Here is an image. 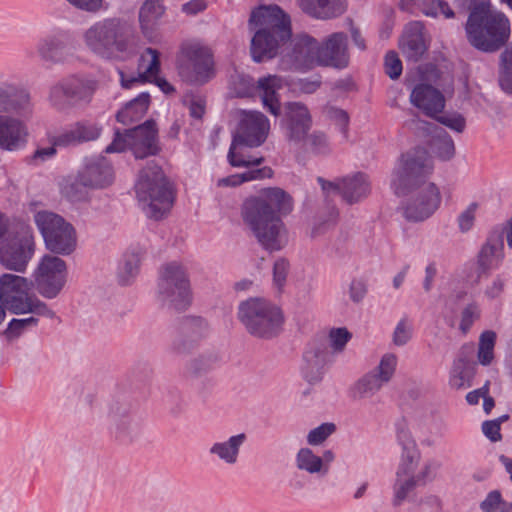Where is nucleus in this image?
Listing matches in <instances>:
<instances>
[{"label": "nucleus", "instance_id": "obj_1", "mask_svg": "<svg viewBox=\"0 0 512 512\" xmlns=\"http://www.w3.org/2000/svg\"><path fill=\"white\" fill-rule=\"evenodd\" d=\"M248 25L253 32L250 54L254 62H266L281 55L283 70H309L320 66L318 41L307 34L292 39L291 18L278 5L253 9Z\"/></svg>", "mask_w": 512, "mask_h": 512}, {"label": "nucleus", "instance_id": "obj_2", "mask_svg": "<svg viewBox=\"0 0 512 512\" xmlns=\"http://www.w3.org/2000/svg\"><path fill=\"white\" fill-rule=\"evenodd\" d=\"M432 171L431 157L427 150L421 147L403 154L394 168L391 186L395 194L402 196L413 190L416 191L403 207V215L407 221H425L440 207L439 188L436 184L427 182Z\"/></svg>", "mask_w": 512, "mask_h": 512}, {"label": "nucleus", "instance_id": "obj_3", "mask_svg": "<svg viewBox=\"0 0 512 512\" xmlns=\"http://www.w3.org/2000/svg\"><path fill=\"white\" fill-rule=\"evenodd\" d=\"M293 209V199L279 187L264 189L260 195L246 199L241 216L261 247L269 252L288 244V231L281 217Z\"/></svg>", "mask_w": 512, "mask_h": 512}, {"label": "nucleus", "instance_id": "obj_4", "mask_svg": "<svg viewBox=\"0 0 512 512\" xmlns=\"http://www.w3.org/2000/svg\"><path fill=\"white\" fill-rule=\"evenodd\" d=\"M85 48L104 60H128L141 49L140 37L128 21L112 17L94 22L82 34Z\"/></svg>", "mask_w": 512, "mask_h": 512}, {"label": "nucleus", "instance_id": "obj_5", "mask_svg": "<svg viewBox=\"0 0 512 512\" xmlns=\"http://www.w3.org/2000/svg\"><path fill=\"white\" fill-rule=\"evenodd\" d=\"M465 32L473 48L494 54L510 44L511 22L504 12L492 8L490 0H472Z\"/></svg>", "mask_w": 512, "mask_h": 512}, {"label": "nucleus", "instance_id": "obj_6", "mask_svg": "<svg viewBox=\"0 0 512 512\" xmlns=\"http://www.w3.org/2000/svg\"><path fill=\"white\" fill-rule=\"evenodd\" d=\"M135 191L145 214L156 220L162 218L174 202L171 184L154 160L140 171Z\"/></svg>", "mask_w": 512, "mask_h": 512}, {"label": "nucleus", "instance_id": "obj_7", "mask_svg": "<svg viewBox=\"0 0 512 512\" xmlns=\"http://www.w3.org/2000/svg\"><path fill=\"white\" fill-rule=\"evenodd\" d=\"M237 316L247 333L270 340L283 330L284 315L280 307L264 298H249L238 306Z\"/></svg>", "mask_w": 512, "mask_h": 512}, {"label": "nucleus", "instance_id": "obj_8", "mask_svg": "<svg viewBox=\"0 0 512 512\" xmlns=\"http://www.w3.org/2000/svg\"><path fill=\"white\" fill-rule=\"evenodd\" d=\"M32 284L25 277L10 273L3 274L0 277V304L12 314L55 318V312L30 292Z\"/></svg>", "mask_w": 512, "mask_h": 512}, {"label": "nucleus", "instance_id": "obj_9", "mask_svg": "<svg viewBox=\"0 0 512 512\" xmlns=\"http://www.w3.org/2000/svg\"><path fill=\"white\" fill-rule=\"evenodd\" d=\"M127 149L132 151L136 159L159 154L161 147L158 128L153 119L146 120L140 125L125 130L123 134L117 130L112 143L105 148V152H123Z\"/></svg>", "mask_w": 512, "mask_h": 512}, {"label": "nucleus", "instance_id": "obj_10", "mask_svg": "<svg viewBox=\"0 0 512 512\" xmlns=\"http://www.w3.org/2000/svg\"><path fill=\"white\" fill-rule=\"evenodd\" d=\"M157 298L163 306L181 311L191 303L190 281L185 268L178 262L163 265L159 272Z\"/></svg>", "mask_w": 512, "mask_h": 512}, {"label": "nucleus", "instance_id": "obj_11", "mask_svg": "<svg viewBox=\"0 0 512 512\" xmlns=\"http://www.w3.org/2000/svg\"><path fill=\"white\" fill-rule=\"evenodd\" d=\"M46 248L54 254L70 255L76 249V231L71 223L51 211H39L34 215Z\"/></svg>", "mask_w": 512, "mask_h": 512}, {"label": "nucleus", "instance_id": "obj_12", "mask_svg": "<svg viewBox=\"0 0 512 512\" xmlns=\"http://www.w3.org/2000/svg\"><path fill=\"white\" fill-rule=\"evenodd\" d=\"M178 74L183 81L203 85L214 75V58L211 49L199 43L185 44L177 62Z\"/></svg>", "mask_w": 512, "mask_h": 512}, {"label": "nucleus", "instance_id": "obj_13", "mask_svg": "<svg viewBox=\"0 0 512 512\" xmlns=\"http://www.w3.org/2000/svg\"><path fill=\"white\" fill-rule=\"evenodd\" d=\"M102 415L111 434L119 442L131 443L141 436V422L126 398L114 396L109 399L103 407Z\"/></svg>", "mask_w": 512, "mask_h": 512}, {"label": "nucleus", "instance_id": "obj_14", "mask_svg": "<svg viewBox=\"0 0 512 512\" xmlns=\"http://www.w3.org/2000/svg\"><path fill=\"white\" fill-rule=\"evenodd\" d=\"M113 180V168L106 158H87L75 180L67 183L63 187V192L71 201H81L84 199V194L79 187L102 189L111 185Z\"/></svg>", "mask_w": 512, "mask_h": 512}, {"label": "nucleus", "instance_id": "obj_15", "mask_svg": "<svg viewBox=\"0 0 512 512\" xmlns=\"http://www.w3.org/2000/svg\"><path fill=\"white\" fill-rule=\"evenodd\" d=\"M96 83L77 76L63 78L51 86L48 96L50 105L65 112L90 103Z\"/></svg>", "mask_w": 512, "mask_h": 512}, {"label": "nucleus", "instance_id": "obj_16", "mask_svg": "<svg viewBox=\"0 0 512 512\" xmlns=\"http://www.w3.org/2000/svg\"><path fill=\"white\" fill-rule=\"evenodd\" d=\"M35 243L31 231L21 227L12 237L0 244V263L8 270L24 272L34 254Z\"/></svg>", "mask_w": 512, "mask_h": 512}, {"label": "nucleus", "instance_id": "obj_17", "mask_svg": "<svg viewBox=\"0 0 512 512\" xmlns=\"http://www.w3.org/2000/svg\"><path fill=\"white\" fill-rule=\"evenodd\" d=\"M36 289L46 299L56 298L67 281L66 262L58 256L45 255L34 271Z\"/></svg>", "mask_w": 512, "mask_h": 512}, {"label": "nucleus", "instance_id": "obj_18", "mask_svg": "<svg viewBox=\"0 0 512 512\" xmlns=\"http://www.w3.org/2000/svg\"><path fill=\"white\" fill-rule=\"evenodd\" d=\"M397 365L394 354H385L379 365L372 371L360 377L351 387L350 393L354 399H365L374 396L393 377Z\"/></svg>", "mask_w": 512, "mask_h": 512}, {"label": "nucleus", "instance_id": "obj_19", "mask_svg": "<svg viewBox=\"0 0 512 512\" xmlns=\"http://www.w3.org/2000/svg\"><path fill=\"white\" fill-rule=\"evenodd\" d=\"M34 103L30 91L11 82L0 83V114L30 119Z\"/></svg>", "mask_w": 512, "mask_h": 512}, {"label": "nucleus", "instance_id": "obj_20", "mask_svg": "<svg viewBox=\"0 0 512 512\" xmlns=\"http://www.w3.org/2000/svg\"><path fill=\"white\" fill-rule=\"evenodd\" d=\"M281 127L288 142L300 145L312 127V117L306 105L301 102H287Z\"/></svg>", "mask_w": 512, "mask_h": 512}, {"label": "nucleus", "instance_id": "obj_21", "mask_svg": "<svg viewBox=\"0 0 512 512\" xmlns=\"http://www.w3.org/2000/svg\"><path fill=\"white\" fill-rule=\"evenodd\" d=\"M270 131L269 119L259 111H242L241 120L233 139L247 147H259L267 139Z\"/></svg>", "mask_w": 512, "mask_h": 512}, {"label": "nucleus", "instance_id": "obj_22", "mask_svg": "<svg viewBox=\"0 0 512 512\" xmlns=\"http://www.w3.org/2000/svg\"><path fill=\"white\" fill-rule=\"evenodd\" d=\"M160 54L156 49L147 48L141 55L138 64V77L125 79L122 77V86L130 88L137 82H153L164 93L168 94L174 91L173 86L164 78L158 77L160 71Z\"/></svg>", "mask_w": 512, "mask_h": 512}, {"label": "nucleus", "instance_id": "obj_23", "mask_svg": "<svg viewBox=\"0 0 512 512\" xmlns=\"http://www.w3.org/2000/svg\"><path fill=\"white\" fill-rule=\"evenodd\" d=\"M208 330L207 322L201 317L187 316L183 318L177 328L172 341L171 349L179 355L190 353L198 340L205 336Z\"/></svg>", "mask_w": 512, "mask_h": 512}, {"label": "nucleus", "instance_id": "obj_24", "mask_svg": "<svg viewBox=\"0 0 512 512\" xmlns=\"http://www.w3.org/2000/svg\"><path fill=\"white\" fill-rule=\"evenodd\" d=\"M504 231L493 228L477 255V274L488 275L492 269L498 268L504 260Z\"/></svg>", "mask_w": 512, "mask_h": 512}, {"label": "nucleus", "instance_id": "obj_25", "mask_svg": "<svg viewBox=\"0 0 512 512\" xmlns=\"http://www.w3.org/2000/svg\"><path fill=\"white\" fill-rule=\"evenodd\" d=\"M329 354V347L325 339L313 341L307 346L301 366V373L307 382L314 384L322 380L325 366L329 361Z\"/></svg>", "mask_w": 512, "mask_h": 512}, {"label": "nucleus", "instance_id": "obj_26", "mask_svg": "<svg viewBox=\"0 0 512 512\" xmlns=\"http://www.w3.org/2000/svg\"><path fill=\"white\" fill-rule=\"evenodd\" d=\"M348 38L343 32H335L323 43L318 42L320 66L337 69L346 68L349 64Z\"/></svg>", "mask_w": 512, "mask_h": 512}, {"label": "nucleus", "instance_id": "obj_27", "mask_svg": "<svg viewBox=\"0 0 512 512\" xmlns=\"http://www.w3.org/2000/svg\"><path fill=\"white\" fill-rule=\"evenodd\" d=\"M25 120L14 115L0 114V149L13 152L26 145L29 133Z\"/></svg>", "mask_w": 512, "mask_h": 512}, {"label": "nucleus", "instance_id": "obj_28", "mask_svg": "<svg viewBox=\"0 0 512 512\" xmlns=\"http://www.w3.org/2000/svg\"><path fill=\"white\" fill-rule=\"evenodd\" d=\"M473 354L474 350L472 345H464L461 347L450 370V387L460 390L472 386V380L477 369V363L473 360Z\"/></svg>", "mask_w": 512, "mask_h": 512}, {"label": "nucleus", "instance_id": "obj_29", "mask_svg": "<svg viewBox=\"0 0 512 512\" xmlns=\"http://www.w3.org/2000/svg\"><path fill=\"white\" fill-rule=\"evenodd\" d=\"M410 103L429 117H436L445 108V97L440 90L428 83L416 84L410 93Z\"/></svg>", "mask_w": 512, "mask_h": 512}, {"label": "nucleus", "instance_id": "obj_30", "mask_svg": "<svg viewBox=\"0 0 512 512\" xmlns=\"http://www.w3.org/2000/svg\"><path fill=\"white\" fill-rule=\"evenodd\" d=\"M165 13L163 0H145L139 9L138 20L142 34L149 41L157 37V29Z\"/></svg>", "mask_w": 512, "mask_h": 512}, {"label": "nucleus", "instance_id": "obj_31", "mask_svg": "<svg viewBox=\"0 0 512 512\" xmlns=\"http://www.w3.org/2000/svg\"><path fill=\"white\" fill-rule=\"evenodd\" d=\"M282 87L281 79L275 75H268L257 80L255 89L258 92L263 107L273 116L281 113V104L278 90Z\"/></svg>", "mask_w": 512, "mask_h": 512}, {"label": "nucleus", "instance_id": "obj_32", "mask_svg": "<svg viewBox=\"0 0 512 512\" xmlns=\"http://www.w3.org/2000/svg\"><path fill=\"white\" fill-rule=\"evenodd\" d=\"M422 30L423 24L418 21L411 22L406 27L405 34L401 41V48L403 55L409 61H419L427 49Z\"/></svg>", "mask_w": 512, "mask_h": 512}, {"label": "nucleus", "instance_id": "obj_33", "mask_svg": "<svg viewBox=\"0 0 512 512\" xmlns=\"http://www.w3.org/2000/svg\"><path fill=\"white\" fill-rule=\"evenodd\" d=\"M246 440L245 433L232 435L224 441L213 443L209 448V453L227 465H234L238 462L241 447Z\"/></svg>", "mask_w": 512, "mask_h": 512}, {"label": "nucleus", "instance_id": "obj_34", "mask_svg": "<svg viewBox=\"0 0 512 512\" xmlns=\"http://www.w3.org/2000/svg\"><path fill=\"white\" fill-rule=\"evenodd\" d=\"M371 191L366 174L357 172L342 178V198L348 204H355L365 199Z\"/></svg>", "mask_w": 512, "mask_h": 512}, {"label": "nucleus", "instance_id": "obj_35", "mask_svg": "<svg viewBox=\"0 0 512 512\" xmlns=\"http://www.w3.org/2000/svg\"><path fill=\"white\" fill-rule=\"evenodd\" d=\"M101 128L89 122H77L71 129L59 134L55 138V144L68 146L96 140L100 136Z\"/></svg>", "mask_w": 512, "mask_h": 512}, {"label": "nucleus", "instance_id": "obj_36", "mask_svg": "<svg viewBox=\"0 0 512 512\" xmlns=\"http://www.w3.org/2000/svg\"><path fill=\"white\" fill-rule=\"evenodd\" d=\"M414 463L401 462L396 472V480L393 485V505L399 506L407 499L409 493L418 485L413 477Z\"/></svg>", "mask_w": 512, "mask_h": 512}, {"label": "nucleus", "instance_id": "obj_37", "mask_svg": "<svg viewBox=\"0 0 512 512\" xmlns=\"http://www.w3.org/2000/svg\"><path fill=\"white\" fill-rule=\"evenodd\" d=\"M301 6L303 10L322 20L339 17L347 9L346 0H302Z\"/></svg>", "mask_w": 512, "mask_h": 512}, {"label": "nucleus", "instance_id": "obj_38", "mask_svg": "<svg viewBox=\"0 0 512 512\" xmlns=\"http://www.w3.org/2000/svg\"><path fill=\"white\" fill-rule=\"evenodd\" d=\"M150 106V94L142 92L134 99L127 102L116 114V119L123 125H131L141 120Z\"/></svg>", "mask_w": 512, "mask_h": 512}, {"label": "nucleus", "instance_id": "obj_39", "mask_svg": "<svg viewBox=\"0 0 512 512\" xmlns=\"http://www.w3.org/2000/svg\"><path fill=\"white\" fill-rule=\"evenodd\" d=\"M37 51L42 60L51 63H63L68 56L65 42L58 36H49L42 39Z\"/></svg>", "mask_w": 512, "mask_h": 512}, {"label": "nucleus", "instance_id": "obj_40", "mask_svg": "<svg viewBox=\"0 0 512 512\" xmlns=\"http://www.w3.org/2000/svg\"><path fill=\"white\" fill-rule=\"evenodd\" d=\"M141 258L135 251L126 252L117 269V281L121 286L131 285L140 271Z\"/></svg>", "mask_w": 512, "mask_h": 512}, {"label": "nucleus", "instance_id": "obj_41", "mask_svg": "<svg viewBox=\"0 0 512 512\" xmlns=\"http://www.w3.org/2000/svg\"><path fill=\"white\" fill-rule=\"evenodd\" d=\"M296 467L309 474L324 476L328 473L329 466L323 463L320 456L313 453L310 448H301L296 454Z\"/></svg>", "mask_w": 512, "mask_h": 512}, {"label": "nucleus", "instance_id": "obj_42", "mask_svg": "<svg viewBox=\"0 0 512 512\" xmlns=\"http://www.w3.org/2000/svg\"><path fill=\"white\" fill-rule=\"evenodd\" d=\"M244 143L241 141H236L232 139L227 159L231 166L233 167H251V166H259L264 162L263 157H252L247 155L243 151Z\"/></svg>", "mask_w": 512, "mask_h": 512}, {"label": "nucleus", "instance_id": "obj_43", "mask_svg": "<svg viewBox=\"0 0 512 512\" xmlns=\"http://www.w3.org/2000/svg\"><path fill=\"white\" fill-rule=\"evenodd\" d=\"M499 85L503 91L512 94V42L499 56Z\"/></svg>", "mask_w": 512, "mask_h": 512}, {"label": "nucleus", "instance_id": "obj_44", "mask_svg": "<svg viewBox=\"0 0 512 512\" xmlns=\"http://www.w3.org/2000/svg\"><path fill=\"white\" fill-rule=\"evenodd\" d=\"M435 133L432 143L433 152L443 161L452 159L455 155V145L452 138L442 128L436 129Z\"/></svg>", "mask_w": 512, "mask_h": 512}, {"label": "nucleus", "instance_id": "obj_45", "mask_svg": "<svg viewBox=\"0 0 512 512\" xmlns=\"http://www.w3.org/2000/svg\"><path fill=\"white\" fill-rule=\"evenodd\" d=\"M39 319L36 315L27 318H13L7 325L4 335L8 341H14L29 329L38 326Z\"/></svg>", "mask_w": 512, "mask_h": 512}, {"label": "nucleus", "instance_id": "obj_46", "mask_svg": "<svg viewBox=\"0 0 512 512\" xmlns=\"http://www.w3.org/2000/svg\"><path fill=\"white\" fill-rule=\"evenodd\" d=\"M496 333L488 330L484 331L479 337L478 362L483 366H488L494 359V346Z\"/></svg>", "mask_w": 512, "mask_h": 512}, {"label": "nucleus", "instance_id": "obj_47", "mask_svg": "<svg viewBox=\"0 0 512 512\" xmlns=\"http://www.w3.org/2000/svg\"><path fill=\"white\" fill-rule=\"evenodd\" d=\"M307 152L316 155H324L330 152V146L327 136L322 131H313L311 134L306 135L305 140L300 143Z\"/></svg>", "mask_w": 512, "mask_h": 512}, {"label": "nucleus", "instance_id": "obj_48", "mask_svg": "<svg viewBox=\"0 0 512 512\" xmlns=\"http://www.w3.org/2000/svg\"><path fill=\"white\" fill-rule=\"evenodd\" d=\"M217 358L212 354H201L191 359L187 365V372L193 376H200L208 372L215 364Z\"/></svg>", "mask_w": 512, "mask_h": 512}, {"label": "nucleus", "instance_id": "obj_49", "mask_svg": "<svg viewBox=\"0 0 512 512\" xmlns=\"http://www.w3.org/2000/svg\"><path fill=\"white\" fill-rule=\"evenodd\" d=\"M397 439L403 447L401 462L414 463V461L417 460L418 455L414 449V441L411 439L409 432L404 428L399 429L397 432Z\"/></svg>", "mask_w": 512, "mask_h": 512}, {"label": "nucleus", "instance_id": "obj_50", "mask_svg": "<svg viewBox=\"0 0 512 512\" xmlns=\"http://www.w3.org/2000/svg\"><path fill=\"white\" fill-rule=\"evenodd\" d=\"M336 427L333 423H323L312 429L307 435V442L316 446L322 444L334 431Z\"/></svg>", "mask_w": 512, "mask_h": 512}, {"label": "nucleus", "instance_id": "obj_51", "mask_svg": "<svg viewBox=\"0 0 512 512\" xmlns=\"http://www.w3.org/2000/svg\"><path fill=\"white\" fill-rule=\"evenodd\" d=\"M436 120L453 131L462 133L466 127V120L460 113H448L437 116Z\"/></svg>", "mask_w": 512, "mask_h": 512}, {"label": "nucleus", "instance_id": "obj_52", "mask_svg": "<svg viewBox=\"0 0 512 512\" xmlns=\"http://www.w3.org/2000/svg\"><path fill=\"white\" fill-rule=\"evenodd\" d=\"M290 264L288 260L279 258L275 261L273 266V282L281 289L285 283L289 273Z\"/></svg>", "mask_w": 512, "mask_h": 512}, {"label": "nucleus", "instance_id": "obj_53", "mask_svg": "<svg viewBox=\"0 0 512 512\" xmlns=\"http://www.w3.org/2000/svg\"><path fill=\"white\" fill-rule=\"evenodd\" d=\"M385 72L391 79H397L402 73V63L394 51H390L385 56Z\"/></svg>", "mask_w": 512, "mask_h": 512}, {"label": "nucleus", "instance_id": "obj_54", "mask_svg": "<svg viewBox=\"0 0 512 512\" xmlns=\"http://www.w3.org/2000/svg\"><path fill=\"white\" fill-rule=\"evenodd\" d=\"M439 467L440 464L438 462L428 461L422 470L413 477L417 480L418 485H426L428 482H431L435 478Z\"/></svg>", "mask_w": 512, "mask_h": 512}, {"label": "nucleus", "instance_id": "obj_55", "mask_svg": "<svg viewBox=\"0 0 512 512\" xmlns=\"http://www.w3.org/2000/svg\"><path fill=\"white\" fill-rule=\"evenodd\" d=\"M367 284L362 279H353L349 287V297L354 303H360L367 294Z\"/></svg>", "mask_w": 512, "mask_h": 512}, {"label": "nucleus", "instance_id": "obj_56", "mask_svg": "<svg viewBox=\"0 0 512 512\" xmlns=\"http://www.w3.org/2000/svg\"><path fill=\"white\" fill-rule=\"evenodd\" d=\"M479 317V310L475 304H470L464 308L461 314L460 329L463 332L468 331L475 319Z\"/></svg>", "mask_w": 512, "mask_h": 512}, {"label": "nucleus", "instance_id": "obj_57", "mask_svg": "<svg viewBox=\"0 0 512 512\" xmlns=\"http://www.w3.org/2000/svg\"><path fill=\"white\" fill-rule=\"evenodd\" d=\"M476 204L472 203L458 216V226L461 232H468L475 220Z\"/></svg>", "mask_w": 512, "mask_h": 512}, {"label": "nucleus", "instance_id": "obj_58", "mask_svg": "<svg viewBox=\"0 0 512 512\" xmlns=\"http://www.w3.org/2000/svg\"><path fill=\"white\" fill-rule=\"evenodd\" d=\"M503 499L501 493L498 490H493L488 493L486 498L481 502L480 507L483 512H496L500 509Z\"/></svg>", "mask_w": 512, "mask_h": 512}, {"label": "nucleus", "instance_id": "obj_59", "mask_svg": "<svg viewBox=\"0 0 512 512\" xmlns=\"http://www.w3.org/2000/svg\"><path fill=\"white\" fill-rule=\"evenodd\" d=\"M249 169L242 173L244 177V182L252 181V180H262L265 178H271L273 176V170L264 166L259 168L258 166L248 167Z\"/></svg>", "mask_w": 512, "mask_h": 512}, {"label": "nucleus", "instance_id": "obj_60", "mask_svg": "<svg viewBox=\"0 0 512 512\" xmlns=\"http://www.w3.org/2000/svg\"><path fill=\"white\" fill-rule=\"evenodd\" d=\"M411 327L406 323V320H401L393 333V342L398 345L402 346L405 345L409 339L411 338Z\"/></svg>", "mask_w": 512, "mask_h": 512}, {"label": "nucleus", "instance_id": "obj_61", "mask_svg": "<svg viewBox=\"0 0 512 512\" xmlns=\"http://www.w3.org/2000/svg\"><path fill=\"white\" fill-rule=\"evenodd\" d=\"M56 154V148L54 146H48L43 148H38L35 152L29 157V164L32 165H40L47 160L54 157Z\"/></svg>", "mask_w": 512, "mask_h": 512}, {"label": "nucleus", "instance_id": "obj_62", "mask_svg": "<svg viewBox=\"0 0 512 512\" xmlns=\"http://www.w3.org/2000/svg\"><path fill=\"white\" fill-rule=\"evenodd\" d=\"M351 334L346 328L333 329L330 332V340L335 350H342L349 341Z\"/></svg>", "mask_w": 512, "mask_h": 512}, {"label": "nucleus", "instance_id": "obj_63", "mask_svg": "<svg viewBox=\"0 0 512 512\" xmlns=\"http://www.w3.org/2000/svg\"><path fill=\"white\" fill-rule=\"evenodd\" d=\"M482 432L491 442H499L502 440L500 433L501 428L497 421L486 420L482 423Z\"/></svg>", "mask_w": 512, "mask_h": 512}, {"label": "nucleus", "instance_id": "obj_64", "mask_svg": "<svg viewBox=\"0 0 512 512\" xmlns=\"http://www.w3.org/2000/svg\"><path fill=\"white\" fill-rule=\"evenodd\" d=\"M439 13L443 14L446 18L454 17V12L450 8L449 4L443 0H433L432 7L425 11V14L428 16H436Z\"/></svg>", "mask_w": 512, "mask_h": 512}]
</instances>
